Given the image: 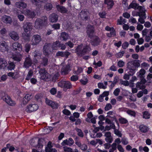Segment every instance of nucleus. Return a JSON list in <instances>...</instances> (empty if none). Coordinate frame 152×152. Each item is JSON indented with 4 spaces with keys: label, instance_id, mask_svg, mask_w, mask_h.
I'll return each mask as SVG.
<instances>
[{
    "label": "nucleus",
    "instance_id": "obj_30",
    "mask_svg": "<svg viewBox=\"0 0 152 152\" xmlns=\"http://www.w3.org/2000/svg\"><path fill=\"white\" fill-rule=\"evenodd\" d=\"M7 75L10 77H11L12 78L14 79H16L18 78L19 77V73L17 72H10L7 74Z\"/></svg>",
    "mask_w": 152,
    "mask_h": 152
},
{
    "label": "nucleus",
    "instance_id": "obj_47",
    "mask_svg": "<svg viewBox=\"0 0 152 152\" xmlns=\"http://www.w3.org/2000/svg\"><path fill=\"white\" fill-rule=\"evenodd\" d=\"M61 37L63 39V40L66 41L68 38V34L65 32H62L61 34Z\"/></svg>",
    "mask_w": 152,
    "mask_h": 152
},
{
    "label": "nucleus",
    "instance_id": "obj_54",
    "mask_svg": "<svg viewBox=\"0 0 152 152\" xmlns=\"http://www.w3.org/2000/svg\"><path fill=\"white\" fill-rule=\"evenodd\" d=\"M124 53V52L122 51L121 52H120L115 54V56L117 58H121L123 56V55Z\"/></svg>",
    "mask_w": 152,
    "mask_h": 152
},
{
    "label": "nucleus",
    "instance_id": "obj_52",
    "mask_svg": "<svg viewBox=\"0 0 152 152\" xmlns=\"http://www.w3.org/2000/svg\"><path fill=\"white\" fill-rule=\"evenodd\" d=\"M118 120L120 123L121 124H126L128 122V121L127 119L122 117L119 118Z\"/></svg>",
    "mask_w": 152,
    "mask_h": 152
},
{
    "label": "nucleus",
    "instance_id": "obj_49",
    "mask_svg": "<svg viewBox=\"0 0 152 152\" xmlns=\"http://www.w3.org/2000/svg\"><path fill=\"white\" fill-rule=\"evenodd\" d=\"M132 61L135 69L136 67H138L140 66V65L139 62V60H134Z\"/></svg>",
    "mask_w": 152,
    "mask_h": 152
},
{
    "label": "nucleus",
    "instance_id": "obj_39",
    "mask_svg": "<svg viewBox=\"0 0 152 152\" xmlns=\"http://www.w3.org/2000/svg\"><path fill=\"white\" fill-rule=\"evenodd\" d=\"M30 3L33 5L36 6L38 8H41L42 7L41 4H38V2L37 0H30Z\"/></svg>",
    "mask_w": 152,
    "mask_h": 152
},
{
    "label": "nucleus",
    "instance_id": "obj_53",
    "mask_svg": "<svg viewBox=\"0 0 152 152\" xmlns=\"http://www.w3.org/2000/svg\"><path fill=\"white\" fill-rule=\"evenodd\" d=\"M63 150L65 152H73V150L72 148L66 146L63 147Z\"/></svg>",
    "mask_w": 152,
    "mask_h": 152
},
{
    "label": "nucleus",
    "instance_id": "obj_43",
    "mask_svg": "<svg viewBox=\"0 0 152 152\" xmlns=\"http://www.w3.org/2000/svg\"><path fill=\"white\" fill-rule=\"evenodd\" d=\"M33 75V71L32 70L30 69L29 70L28 74L27 75L25 79L26 80H30Z\"/></svg>",
    "mask_w": 152,
    "mask_h": 152
},
{
    "label": "nucleus",
    "instance_id": "obj_3",
    "mask_svg": "<svg viewBox=\"0 0 152 152\" xmlns=\"http://www.w3.org/2000/svg\"><path fill=\"white\" fill-rule=\"evenodd\" d=\"M42 19L39 18H37L35 22L34 28L37 29L42 28L44 24L47 23V18L45 16H43Z\"/></svg>",
    "mask_w": 152,
    "mask_h": 152
},
{
    "label": "nucleus",
    "instance_id": "obj_41",
    "mask_svg": "<svg viewBox=\"0 0 152 152\" xmlns=\"http://www.w3.org/2000/svg\"><path fill=\"white\" fill-rule=\"evenodd\" d=\"M32 54L35 58H41V53L38 50H35L33 53Z\"/></svg>",
    "mask_w": 152,
    "mask_h": 152
},
{
    "label": "nucleus",
    "instance_id": "obj_56",
    "mask_svg": "<svg viewBox=\"0 0 152 152\" xmlns=\"http://www.w3.org/2000/svg\"><path fill=\"white\" fill-rule=\"evenodd\" d=\"M48 59L46 58H42V61L41 64L44 66H46L48 64Z\"/></svg>",
    "mask_w": 152,
    "mask_h": 152
},
{
    "label": "nucleus",
    "instance_id": "obj_51",
    "mask_svg": "<svg viewBox=\"0 0 152 152\" xmlns=\"http://www.w3.org/2000/svg\"><path fill=\"white\" fill-rule=\"evenodd\" d=\"M87 118L86 119V121L88 122H90V119L91 118L93 117V115L91 112L88 113L87 115Z\"/></svg>",
    "mask_w": 152,
    "mask_h": 152
},
{
    "label": "nucleus",
    "instance_id": "obj_16",
    "mask_svg": "<svg viewBox=\"0 0 152 152\" xmlns=\"http://www.w3.org/2000/svg\"><path fill=\"white\" fill-rule=\"evenodd\" d=\"M3 99L10 105L13 106L15 104V102L12 100L10 97L7 95H5L4 98H3Z\"/></svg>",
    "mask_w": 152,
    "mask_h": 152
},
{
    "label": "nucleus",
    "instance_id": "obj_4",
    "mask_svg": "<svg viewBox=\"0 0 152 152\" xmlns=\"http://www.w3.org/2000/svg\"><path fill=\"white\" fill-rule=\"evenodd\" d=\"M58 86L63 89V90L66 91L68 89L72 88V85L69 81L61 80L58 83Z\"/></svg>",
    "mask_w": 152,
    "mask_h": 152
},
{
    "label": "nucleus",
    "instance_id": "obj_50",
    "mask_svg": "<svg viewBox=\"0 0 152 152\" xmlns=\"http://www.w3.org/2000/svg\"><path fill=\"white\" fill-rule=\"evenodd\" d=\"M143 118L146 119H149L150 118V114L148 111H145L143 113Z\"/></svg>",
    "mask_w": 152,
    "mask_h": 152
},
{
    "label": "nucleus",
    "instance_id": "obj_12",
    "mask_svg": "<svg viewBox=\"0 0 152 152\" xmlns=\"http://www.w3.org/2000/svg\"><path fill=\"white\" fill-rule=\"evenodd\" d=\"M45 102L47 104L50 106L53 109H56L58 107L59 105L58 103L47 98L46 99Z\"/></svg>",
    "mask_w": 152,
    "mask_h": 152
},
{
    "label": "nucleus",
    "instance_id": "obj_9",
    "mask_svg": "<svg viewBox=\"0 0 152 152\" xmlns=\"http://www.w3.org/2000/svg\"><path fill=\"white\" fill-rule=\"evenodd\" d=\"M89 13L86 10H83L81 11L79 14L80 16L83 20H88L89 18Z\"/></svg>",
    "mask_w": 152,
    "mask_h": 152
},
{
    "label": "nucleus",
    "instance_id": "obj_42",
    "mask_svg": "<svg viewBox=\"0 0 152 152\" xmlns=\"http://www.w3.org/2000/svg\"><path fill=\"white\" fill-rule=\"evenodd\" d=\"M15 67V65L13 62L9 61L8 62V65L7 66L8 69L12 70L14 69Z\"/></svg>",
    "mask_w": 152,
    "mask_h": 152
},
{
    "label": "nucleus",
    "instance_id": "obj_31",
    "mask_svg": "<svg viewBox=\"0 0 152 152\" xmlns=\"http://www.w3.org/2000/svg\"><path fill=\"white\" fill-rule=\"evenodd\" d=\"M139 129L142 132L144 133L147 132L149 130L148 127L147 126L143 124L140 125L139 127Z\"/></svg>",
    "mask_w": 152,
    "mask_h": 152
},
{
    "label": "nucleus",
    "instance_id": "obj_61",
    "mask_svg": "<svg viewBox=\"0 0 152 152\" xmlns=\"http://www.w3.org/2000/svg\"><path fill=\"white\" fill-rule=\"evenodd\" d=\"M112 107L110 103H108L106 104L104 109L105 110L107 111L111 109Z\"/></svg>",
    "mask_w": 152,
    "mask_h": 152
},
{
    "label": "nucleus",
    "instance_id": "obj_13",
    "mask_svg": "<svg viewBox=\"0 0 152 152\" xmlns=\"http://www.w3.org/2000/svg\"><path fill=\"white\" fill-rule=\"evenodd\" d=\"M43 53L45 56L48 55L51 52L50 45V44H46L43 47Z\"/></svg>",
    "mask_w": 152,
    "mask_h": 152
},
{
    "label": "nucleus",
    "instance_id": "obj_5",
    "mask_svg": "<svg viewBox=\"0 0 152 152\" xmlns=\"http://www.w3.org/2000/svg\"><path fill=\"white\" fill-rule=\"evenodd\" d=\"M12 49L16 53H20L23 50L21 44L18 42H15L12 44Z\"/></svg>",
    "mask_w": 152,
    "mask_h": 152
},
{
    "label": "nucleus",
    "instance_id": "obj_11",
    "mask_svg": "<svg viewBox=\"0 0 152 152\" xmlns=\"http://www.w3.org/2000/svg\"><path fill=\"white\" fill-rule=\"evenodd\" d=\"M39 72L40 75L41 79L46 80L48 78L49 74L47 72L44 68L40 69Z\"/></svg>",
    "mask_w": 152,
    "mask_h": 152
},
{
    "label": "nucleus",
    "instance_id": "obj_40",
    "mask_svg": "<svg viewBox=\"0 0 152 152\" xmlns=\"http://www.w3.org/2000/svg\"><path fill=\"white\" fill-rule=\"evenodd\" d=\"M110 31V33L106 34L107 35L108 37H112L116 35V31L114 28H113L112 30Z\"/></svg>",
    "mask_w": 152,
    "mask_h": 152
},
{
    "label": "nucleus",
    "instance_id": "obj_62",
    "mask_svg": "<svg viewBox=\"0 0 152 152\" xmlns=\"http://www.w3.org/2000/svg\"><path fill=\"white\" fill-rule=\"evenodd\" d=\"M120 91V89L119 88H116L114 91L113 94L115 96H118Z\"/></svg>",
    "mask_w": 152,
    "mask_h": 152
},
{
    "label": "nucleus",
    "instance_id": "obj_29",
    "mask_svg": "<svg viewBox=\"0 0 152 152\" xmlns=\"http://www.w3.org/2000/svg\"><path fill=\"white\" fill-rule=\"evenodd\" d=\"M56 8L57 10L61 13H66L68 12L67 10L63 6L58 5L56 6Z\"/></svg>",
    "mask_w": 152,
    "mask_h": 152
},
{
    "label": "nucleus",
    "instance_id": "obj_18",
    "mask_svg": "<svg viewBox=\"0 0 152 152\" xmlns=\"http://www.w3.org/2000/svg\"><path fill=\"white\" fill-rule=\"evenodd\" d=\"M74 141L72 138H70L68 139L64 140L61 143V145L62 146H65L66 145L69 146L72 145L74 143Z\"/></svg>",
    "mask_w": 152,
    "mask_h": 152
},
{
    "label": "nucleus",
    "instance_id": "obj_35",
    "mask_svg": "<svg viewBox=\"0 0 152 152\" xmlns=\"http://www.w3.org/2000/svg\"><path fill=\"white\" fill-rule=\"evenodd\" d=\"M127 67L130 70L134 71L136 69L134 67L132 61H129L127 64Z\"/></svg>",
    "mask_w": 152,
    "mask_h": 152
},
{
    "label": "nucleus",
    "instance_id": "obj_17",
    "mask_svg": "<svg viewBox=\"0 0 152 152\" xmlns=\"http://www.w3.org/2000/svg\"><path fill=\"white\" fill-rule=\"evenodd\" d=\"M9 35L12 39L15 41L18 40L19 39L18 34L15 31L10 32L9 34Z\"/></svg>",
    "mask_w": 152,
    "mask_h": 152
},
{
    "label": "nucleus",
    "instance_id": "obj_2",
    "mask_svg": "<svg viewBox=\"0 0 152 152\" xmlns=\"http://www.w3.org/2000/svg\"><path fill=\"white\" fill-rule=\"evenodd\" d=\"M91 49L89 45L83 46V45L78 46L75 49V52L78 56L83 57L91 51Z\"/></svg>",
    "mask_w": 152,
    "mask_h": 152
},
{
    "label": "nucleus",
    "instance_id": "obj_10",
    "mask_svg": "<svg viewBox=\"0 0 152 152\" xmlns=\"http://www.w3.org/2000/svg\"><path fill=\"white\" fill-rule=\"evenodd\" d=\"M14 6L16 8L21 10L27 7V4L22 1H19L15 2Z\"/></svg>",
    "mask_w": 152,
    "mask_h": 152
},
{
    "label": "nucleus",
    "instance_id": "obj_36",
    "mask_svg": "<svg viewBox=\"0 0 152 152\" xmlns=\"http://www.w3.org/2000/svg\"><path fill=\"white\" fill-rule=\"evenodd\" d=\"M69 69V66H63L61 70V74L64 75H67L68 73Z\"/></svg>",
    "mask_w": 152,
    "mask_h": 152
},
{
    "label": "nucleus",
    "instance_id": "obj_28",
    "mask_svg": "<svg viewBox=\"0 0 152 152\" xmlns=\"http://www.w3.org/2000/svg\"><path fill=\"white\" fill-rule=\"evenodd\" d=\"M33 98L31 94H26L23 99V103L26 104Z\"/></svg>",
    "mask_w": 152,
    "mask_h": 152
},
{
    "label": "nucleus",
    "instance_id": "obj_37",
    "mask_svg": "<svg viewBox=\"0 0 152 152\" xmlns=\"http://www.w3.org/2000/svg\"><path fill=\"white\" fill-rule=\"evenodd\" d=\"M22 58V55L21 54H19L18 55L14 56L12 57V59L15 61L18 62L20 61Z\"/></svg>",
    "mask_w": 152,
    "mask_h": 152
},
{
    "label": "nucleus",
    "instance_id": "obj_33",
    "mask_svg": "<svg viewBox=\"0 0 152 152\" xmlns=\"http://www.w3.org/2000/svg\"><path fill=\"white\" fill-rule=\"evenodd\" d=\"M123 110L126 112V113L129 115L133 117H135L136 113L134 111L130 110L125 108H123Z\"/></svg>",
    "mask_w": 152,
    "mask_h": 152
},
{
    "label": "nucleus",
    "instance_id": "obj_64",
    "mask_svg": "<svg viewBox=\"0 0 152 152\" xmlns=\"http://www.w3.org/2000/svg\"><path fill=\"white\" fill-rule=\"evenodd\" d=\"M117 149L120 152H124V150L121 145L119 144L117 146Z\"/></svg>",
    "mask_w": 152,
    "mask_h": 152
},
{
    "label": "nucleus",
    "instance_id": "obj_20",
    "mask_svg": "<svg viewBox=\"0 0 152 152\" xmlns=\"http://www.w3.org/2000/svg\"><path fill=\"white\" fill-rule=\"evenodd\" d=\"M32 64V61L29 57H26L24 63L23 67L26 68H28L31 66Z\"/></svg>",
    "mask_w": 152,
    "mask_h": 152
},
{
    "label": "nucleus",
    "instance_id": "obj_63",
    "mask_svg": "<svg viewBox=\"0 0 152 152\" xmlns=\"http://www.w3.org/2000/svg\"><path fill=\"white\" fill-rule=\"evenodd\" d=\"M98 87L100 88H103L105 89L107 87L104 86L103 83H99L98 84Z\"/></svg>",
    "mask_w": 152,
    "mask_h": 152
},
{
    "label": "nucleus",
    "instance_id": "obj_7",
    "mask_svg": "<svg viewBox=\"0 0 152 152\" xmlns=\"http://www.w3.org/2000/svg\"><path fill=\"white\" fill-rule=\"evenodd\" d=\"M133 8L134 10H138L139 11H142L143 9H145L144 7L140 6L139 4L137 3L136 1H133L129 5L128 9H129Z\"/></svg>",
    "mask_w": 152,
    "mask_h": 152
},
{
    "label": "nucleus",
    "instance_id": "obj_46",
    "mask_svg": "<svg viewBox=\"0 0 152 152\" xmlns=\"http://www.w3.org/2000/svg\"><path fill=\"white\" fill-rule=\"evenodd\" d=\"M75 130L77 132V135L79 136L82 137H83L84 136L83 133L81 129L77 128H75Z\"/></svg>",
    "mask_w": 152,
    "mask_h": 152
},
{
    "label": "nucleus",
    "instance_id": "obj_38",
    "mask_svg": "<svg viewBox=\"0 0 152 152\" xmlns=\"http://www.w3.org/2000/svg\"><path fill=\"white\" fill-rule=\"evenodd\" d=\"M146 72V71L145 69H142L137 73V75L138 77L140 78L143 77Z\"/></svg>",
    "mask_w": 152,
    "mask_h": 152
},
{
    "label": "nucleus",
    "instance_id": "obj_59",
    "mask_svg": "<svg viewBox=\"0 0 152 152\" xmlns=\"http://www.w3.org/2000/svg\"><path fill=\"white\" fill-rule=\"evenodd\" d=\"M121 142L122 144L125 145H127L129 143L127 139L124 137L122 139Z\"/></svg>",
    "mask_w": 152,
    "mask_h": 152
},
{
    "label": "nucleus",
    "instance_id": "obj_58",
    "mask_svg": "<svg viewBox=\"0 0 152 152\" xmlns=\"http://www.w3.org/2000/svg\"><path fill=\"white\" fill-rule=\"evenodd\" d=\"M78 77L76 75H73L71 77L70 80L72 81H75L78 80Z\"/></svg>",
    "mask_w": 152,
    "mask_h": 152
},
{
    "label": "nucleus",
    "instance_id": "obj_24",
    "mask_svg": "<svg viewBox=\"0 0 152 152\" xmlns=\"http://www.w3.org/2000/svg\"><path fill=\"white\" fill-rule=\"evenodd\" d=\"M31 33L24 32L22 33V37L26 41L29 42L30 40Z\"/></svg>",
    "mask_w": 152,
    "mask_h": 152
},
{
    "label": "nucleus",
    "instance_id": "obj_44",
    "mask_svg": "<svg viewBox=\"0 0 152 152\" xmlns=\"http://www.w3.org/2000/svg\"><path fill=\"white\" fill-rule=\"evenodd\" d=\"M136 86L137 88H139L140 89H144L145 87L144 84L139 82H137L136 84Z\"/></svg>",
    "mask_w": 152,
    "mask_h": 152
},
{
    "label": "nucleus",
    "instance_id": "obj_1",
    "mask_svg": "<svg viewBox=\"0 0 152 152\" xmlns=\"http://www.w3.org/2000/svg\"><path fill=\"white\" fill-rule=\"evenodd\" d=\"M94 32V27L91 25H88L87 27V34L91 39V44L93 46H96L99 44L101 40L98 37L93 35V34Z\"/></svg>",
    "mask_w": 152,
    "mask_h": 152
},
{
    "label": "nucleus",
    "instance_id": "obj_15",
    "mask_svg": "<svg viewBox=\"0 0 152 152\" xmlns=\"http://www.w3.org/2000/svg\"><path fill=\"white\" fill-rule=\"evenodd\" d=\"M22 13L25 15H27L32 18H34L36 15L34 12L28 9H26L23 10Z\"/></svg>",
    "mask_w": 152,
    "mask_h": 152
},
{
    "label": "nucleus",
    "instance_id": "obj_25",
    "mask_svg": "<svg viewBox=\"0 0 152 152\" xmlns=\"http://www.w3.org/2000/svg\"><path fill=\"white\" fill-rule=\"evenodd\" d=\"M7 65V62L5 59L0 58V69H4Z\"/></svg>",
    "mask_w": 152,
    "mask_h": 152
},
{
    "label": "nucleus",
    "instance_id": "obj_55",
    "mask_svg": "<svg viewBox=\"0 0 152 152\" xmlns=\"http://www.w3.org/2000/svg\"><path fill=\"white\" fill-rule=\"evenodd\" d=\"M125 64L124 62L121 60L119 61L117 63V65L119 67H122Z\"/></svg>",
    "mask_w": 152,
    "mask_h": 152
},
{
    "label": "nucleus",
    "instance_id": "obj_48",
    "mask_svg": "<svg viewBox=\"0 0 152 152\" xmlns=\"http://www.w3.org/2000/svg\"><path fill=\"white\" fill-rule=\"evenodd\" d=\"M140 11V12H137L135 11H132V15L133 16L140 17L142 15L141 10Z\"/></svg>",
    "mask_w": 152,
    "mask_h": 152
},
{
    "label": "nucleus",
    "instance_id": "obj_14",
    "mask_svg": "<svg viewBox=\"0 0 152 152\" xmlns=\"http://www.w3.org/2000/svg\"><path fill=\"white\" fill-rule=\"evenodd\" d=\"M146 10L145 9H143L142 11H141L142 15L138 19V21L140 23L143 24L145 23L144 20L146 18V16L145 14V12Z\"/></svg>",
    "mask_w": 152,
    "mask_h": 152
},
{
    "label": "nucleus",
    "instance_id": "obj_57",
    "mask_svg": "<svg viewBox=\"0 0 152 152\" xmlns=\"http://www.w3.org/2000/svg\"><path fill=\"white\" fill-rule=\"evenodd\" d=\"M7 31L5 28H2L0 31V33L2 35H4L7 34Z\"/></svg>",
    "mask_w": 152,
    "mask_h": 152
},
{
    "label": "nucleus",
    "instance_id": "obj_34",
    "mask_svg": "<svg viewBox=\"0 0 152 152\" xmlns=\"http://www.w3.org/2000/svg\"><path fill=\"white\" fill-rule=\"evenodd\" d=\"M60 47V42L59 41H56L53 42L52 46L53 50H57Z\"/></svg>",
    "mask_w": 152,
    "mask_h": 152
},
{
    "label": "nucleus",
    "instance_id": "obj_21",
    "mask_svg": "<svg viewBox=\"0 0 152 152\" xmlns=\"http://www.w3.org/2000/svg\"><path fill=\"white\" fill-rule=\"evenodd\" d=\"M1 20L4 23L6 24H10L12 23L11 18L8 16L5 15H4L1 18Z\"/></svg>",
    "mask_w": 152,
    "mask_h": 152
},
{
    "label": "nucleus",
    "instance_id": "obj_27",
    "mask_svg": "<svg viewBox=\"0 0 152 152\" xmlns=\"http://www.w3.org/2000/svg\"><path fill=\"white\" fill-rule=\"evenodd\" d=\"M104 3L107 5L108 9H111L114 5L113 0H104Z\"/></svg>",
    "mask_w": 152,
    "mask_h": 152
},
{
    "label": "nucleus",
    "instance_id": "obj_19",
    "mask_svg": "<svg viewBox=\"0 0 152 152\" xmlns=\"http://www.w3.org/2000/svg\"><path fill=\"white\" fill-rule=\"evenodd\" d=\"M58 16L55 13H52L49 16V20L51 23H55L58 20Z\"/></svg>",
    "mask_w": 152,
    "mask_h": 152
},
{
    "label": "nucleus",
    "instance_id": "obj_6",
    "mask_svg": "<svg viewBox=\"0 0 152 152\" xmlns=\"http://www.w3.org/2000/svg\"><path fill=\"white\" fill-rule=\"evenodd\" d=\"M41 36L38 34H35L33 36L31 40V44L32 45H36L42 41Z\"/></svg>",
    "mask_w": 152,
    "mask_h": 152
},
{
    "label": "nucleus",
    "instance_id": "obj_8",
    "mask_svg": "<svg viewBox=\"0 0 152 152\" xmlns=\"http://www.w3.org/2000/svg\"><path fill=\"white\" fill-rule=\"evenodd\" d=\"M38 108V106L36 104H30L28 105L25 109V111L27 113H31L36 111Z\"/></svg>",
    "mask_w": 152,
    "mask_h": 152
},
{
    "label": "nucleus",
    "instance_id": "obj_60",
    "mask_svg": "<svg viewBox=\"0 0 152 152\" xmlns=\"http://www.w3.org/2000/svg\"><path fill=\"white\" fill-rule=\"evenodd\" d=\"M50 92L51 94L54 95L57 92V90L55 88H53L50 90Z\"/></svg>",
    "mask_w": 152,
    "mask_h": 152
},
{
    "label": "nucleus",
    "instance_id": "obj_32",
    "mask_svg": "<svg viewBox=\"0 0 152 152\" xmlns=\"http://www.w3.org/2000/svg\"><path fill=\"white\" fill-rule=\"evenodd\" d=\"M53 5L51 3L47 2L44 6V8L47 11H50L52 9Z\"/></svg>",
    "mask_w": 152,
    "mask_h": 152
},
{
    "label": "nucleus",
    "instance_id": "obj_22",
    "mask_svg": "<svg viewBox=\"0 0 152 152\" xmlns=\"http://www.w3.org/2000/svg\"><path fill=\"white\" fill-rule=\"evenodd\" d=\"M23 28L24 32H27L32 29V26L31 23H26L24 25Z\"/></svg>",
    "mask_w": 152,
    "mask_h": 152
},
{
    "label": "nucleus",
    "instance_id": "obj_26",
    "mask_svg": "<svg viewBox=\"0 0 152 152\" xmlns=\"http://www.w3.org/2000/svg\"><path fill=\"white\" fill-rule=\"evenodd\" d=\"M0 47L1 49L4 51L8 49V46L7 43L4 41H2L0 42Z\"/></svg>",
    "mask_w": 152,
    "mask_h": 152
},
{
    "label": "nucleus",
    "instance_id": "obj_45",
    "mask_svg": "<svg viewBox=\"0 0 152 152\" xmlns=\"http://www.w3.org/2000/svg\"><path fill=\"white\" fill-rule=\"evenodd\" d=\"M52 143L49 141L48 143L47 146L45 148V151L46 152H49L52 149V146L51 145Z\"/></svg>",
    "mask_w": 152,
    "mask_h": 152
},
{
    "label": "nucleus",
    "instance_id": "obj_23",
    "mask_svg": "<svg viewBox=\"0 0 152 152\" xmlns=\"http://www.w3.org/2000/svg\"><path fill=\"white\" fill-rule=\"evenodd\" d=\"M105 140L107 142L110 143H111L113 140V137L111 135L110 132H108L105 133Z\"/></svg>",
    "mask_w": 152,
    "mask_h": 152
}]
</instances>
